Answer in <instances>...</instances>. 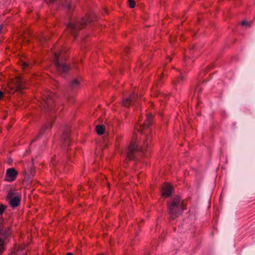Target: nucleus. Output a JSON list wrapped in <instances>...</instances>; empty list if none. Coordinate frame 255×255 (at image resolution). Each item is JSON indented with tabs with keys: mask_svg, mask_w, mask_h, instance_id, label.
Listing matches in <instances>:
<instances>
[{
	"mask_svg": "<svg viewBox=\"0 0 255 255\" xmlns=\"http://www.w3.org/2000/svg\"><path fill=\"white\" fill-rule=\"evenodd\" d=\"M5 208L6 207L4 205L0 204V214H1L4 212Z\"/></svg>",
	"mask_w": 255,
	"mask_h": 255,
	"instance_id": "aec40b11",
	"label": "nucleus"
},
{
	"mask_svg": "<svg viewBox=\"0 0 255 255\" xmlns=\"http://www.w3.org/2000/svg\"><path fill=\"white\" fill-rule=\"evenodd\" d=\"M139 98L138 96L134 94L130 95L128 98L124 99L123 101V105L126 107H128L131 104H138Z\"/></svg>",
	"mask_w": 255,
	"mask_h": 255,
	"instance_id": "6e6552de",
	"label": "nucleus"
},
{
	"mask_svg": "<svg viewBox=\"0 0 255 255\" xmlns=\"http://www.w3.org/2000/svg\"><path fill=\"white\" fill-rule=\"evenodd\" d=\"M241 24L243 26H247L248 27H250L252 24V22H248L246 21H243L241 22Z\"/></svg>",
	"mask_w": 255,
	"mask_h": 255,
	"instance_id": "6ab92c4d",
	"label": "nucleus"
},
{
	"mask_svg": "<svg viewBox=\"0 0 255 255\" xmlns=\"http://www.w3.org/2000/svg\"><path fill=\"white\" fill-rule=\"evenodd\" d=\"M3 97V93L0 90V100Z\"/></svg>",
	"mask_w": 255,
	"mask_h": 255,
	"instance_id": "b1692460",
	"label": "nucleus"
},
{
	"mask_svg": "<svg viewBox=\"0 0 255 255\" xmlns=\"http://www.w3.org/2000/svg\"><path fill=\"white\" fill-rule=\"evenodd\" d=\"M168 213L170 220H174L186 209V204L178 196L172 197L167 201Z\"/></svg>",
	"mask_w": 255,
	"mask_h": 255,
	"instance_id": "f257e3e1",
	"label": "nucleus"
},
{
	"mask_svg": "<svg viewBox=\"0 0 255 255\" xmlns=\"http://www.w3.org/2000/svg\"><path fill=\"white\" fill-rule=\"evenodd\" d=\"M172 191V186L168 183L165 184L162 187V196L163 197H168L169 196Z\"/></svg>",
	"mask_w": 255,
	"mask_h": 255,
	"instance_id": "9b49d317",
	"label": "nucleus"
},
{
	"mask_svg": "<svg viewBox=\"0 0 255 255\" xmlns=\"http://www.w3.org/2000/svg\"><path fill=\"white\" fill-rule=\"evenodd\" d=\"M162 77H163V74L161 76V77L160 78V80L161 79Z\"/></svg>",
	"mask_w": 255,
	"mask_h": 255,
	"instance_id": "c85d7f7f",
	"label": "nucleus"
},
{
	"mask_svg": "<svg viewBox=\"0 0 255 255\" xmlns=\"http://www.w3.org/2000/svg\"><path fill=\"white\" fill-rule=\"evenodd\" d=\"M18 172L14 168H8L5 173L4 180L7 182H12L15 180Z\"/></svg>",
	"mask_w": 255,
	"mask_h": 255,
	"instance_id": "0eeeda50",
	"label": "nucleus"
},
{
	"mask_svg": "<svg viewBox=\"0 0 255 255\" xmlns=\"http://www.w3.org/2000/svg\"><path fill=\"white\" fill-rule=\"evenodd\" d=\"M5 250V242L0 237V254L2 253Z\"/></svg>",
	"mask_w": 255,
	"mask_h": 255,
	"instance_id": "2eb2a0df",
	"label": "nucleus"
},
{
	"mask_svg": "<svg viewBox=\"0 0 255 255\" xmlns=\"http://www.w3.org/2000/svg\"><path fill=\"white\" fill-rule=\"evenodd\" d=\"M129 50H128V48H127L125 51L126 52V53H128V52Z\"/></svg>",
	"mask_w": 255,
	"mask_h": 255,
	"instance_id": "393cba45",
	"label": "nucleus"
},
{
	"mask_svg": "<svg viewBox=\"0 0 255 255\" xmlns=\"http://www.w3.org/2000/svg\"><path fill=\"white\" fill-rule=\"evenodd\" d=\"M56 98L55 94L47 91L43 94L42 100H43V106L45 109H47L50 110H52L53 106L54 103L55 99Z\"/></svg>",
	"mask_w": 255,
	"mask_h": 255,
	"instance_id": "20e7f679",
	"label": "nucleus"
},
{
	"mask_svg": "<svg viewBox=\"0 0 255 255\" xmlns=\"http://www.w3.org/2000/svg\"><path fill=\"white\" fill-rule=\"evenodd\" d=\"M70 7H71L70 5H68V8H70Z\"/></svg>",
	"mask_w": 255,
	"mask_h": 255,
	"instance_id": "cd10ccee",
	"label": "nucleus"
},
{
	"mask_svg": "<svg viewBox=\"0 0 255 255\" xmlns=\"http://www.w3.org/2000/svg\"><path fill=\"white\" fill-rule=\"evenodd\" d=\"M152 115L150 113H147L146 115V120L144 122V123L142 124V126L139 123L138 124L140 125L141 128H146L150 126L152 124ZM142 129H138L139 130H141Z\"/></svg>",
	"mask_w": 255,
	"mask_h": 255,
	"instance_id": "9d476101",
	"label": "nucleus"
},
{
	"mask_svg": "<svg viewBox=\"0 0 255 255\" xmlns=\"http://www.w3.org/2000/svg\"><path fill=\"white\" fill-rule=\"evenodd\" d=\"M104 255L103 254H99V255Z\"/></svg>",
	"mask_w": 255,
	"mask_h": 255,
	"instance_id": "c756f323",
	"label": "nucleus"
},
{
	"mask_svg": "<svg viewBox=\"0 0 255 255\" xmlns=\"http://www.w3.org/2000/svg\"><path fill=\"white\" fill-rule=\"evenodd\" d=\"M128 5L130 7L133 8L135 5L134 0H128Z\"/></svg>",
	"mask_w": 255,
	"mask_h": 255,
	"instance_id": "a211bd4d",
	"label": "nucleus"
},
{
	"mask_svg": "<svg viewBox=\"0 0 255 255\" xmlns=\"http://www.w3.org/2000/svg\"><path fill=\"white\" fill-rule=\"evenodd\" d=\"M96 130L99 135H102L105 131V127L102 125H97L96 127Z\"/></svg>",
	"mask_w": 255,
	"mask_h": 255,
	"instance_id": "4468645a",
	"label": "nucleus"
},
{
	"mask_svg": "<svg viewBox=\"0 0 255 255\" xmlns=\"http://www.w3.org/2000/svg\"><path fill=\"white\" fill-rule=\"evenodd\" d=\"M184 80V77L182 75H180L175 81H173V84L176 85L177 84H181V82Z\"/></svg>",
	"mask_w": 255,
	"mask_h": 255,
	"instance_id": "dca6fc26",
	"label": "nucleus"
},
{
	"mask_svg": "<svg viewBox=\"0 0 255 255\" xmlns=\"http://www.w3.org/2000/svg\"><path fill=\"white\" fill-rule=\"evenodd\" d=\"M52 51L54 54V63L58 71L61 73L67 72L69 69V66L61 60L63 51L66 50H60L59 52L54 51L53 49Z\"/></svg>",
	"mask_w": 255,
	"mask_h": 255,
	"instance_id": "7ed1b4c3",
	"label": "nucleus"
},
{
	"mask_svg": "<svg viewBox=\"0 0 255 255\" xmlns=\"http://www.w3.org/2000/svg\"><path fill=\"white\" fill-rule=\"evenodd\" d=\"M6 199L10 206L12 208L17 207L21 201V196L17 193L14 192L12 190H10L6 196Z\"/></svg>",
	"mask_w": 255,
	"mask_h": 255,
	"instance_id": "39448f33",
	"label": "nucleus"
},
{
	"mask_svg": "<svg viewBox=\"0 0 255 255\" xmlns=\"http://www.w3.org/2000/svg\"><path fill=\"white\" fill-rule=\"evenodd\" d=\"M70 131L69 130H67L62 134V139L63 140V145L64 146H69L70 145V143L71 140L70 139Z\"/></svg>",
	"mask_w": 255,
	"mask_h": 255,
	"instance_id": "f8f14e48",
	"label": "nucleus"
},
{
	"mask_svg": "<svg viewBox=\"0 0 255 255\" xmlns=\"http://www.w3.org/2000/svg\"><path fill=\"white\" fill-rule=\"evenodd\" d=\"M149 138V136H147L146 141L144 142V146L141 148V150L142 151L145 150L146 148L147 147V145H148L147 141Z\"/></svg>",
	"mask_w": 255,
	"mask_h": 255,
	"instance_id": "f3484780",
	"label": "nucleus"
},
{
	"mask_svg": "<svg viewBox=\"0 0 255 255\" xmlns=\"http://www.w3.org/2000/svg\"><path fill=\"white\" fill-rule=\"evenodd\" d=\"M22 68L23 69H26L27 68H28L29 67V64L28 63L26 62H24L22 63Z\"/></svg>",
	"mask_w": 255,
	"mask_h": 255,
	"instance_id": "412c9836",
	"label": "nucleus"
},
{
	"mask_svg": "<svg viewBox=\"0 0 255 255\" xmlns=\"http://www.w3.org/2000/svg\"><path fill=\"white\" fill-rule=\"evenodd\" d=\"M195 93H199L201 92V87L199 85H197L195 89Z\"/></svg>",
	"mask_w": 255,
	"mask_h": 255,
	"instance_id": "4be33fe9",
	"label": "nucleus"
},
{
	"mask_svg": "<svg viewBox=\"0 0 255 255\" xmlns=\"http://www.w3.org/2000/svg\"><path fill=\"white\" fill-rule=\"evenodd\" d=\"M80 82L77 79L73 80L70 85V88L72 90H77L79 87Z\"/></svg>",
	"mask_w": 255,
	"mask_h": 255,
	"instance_id": "ddd939ff",
	"label": "nucleus"
},
{
	"mask_svg": "<svg viewBox=\"0 0 255 255\" xmlns=\"http://www.w3.org/2000/svg\"><path fill=\"white\" fill-rule=\"evenodd\" d=\"M66 255H73L72 253H68Z\"/></svg>",
	"mask_w": 255,
	"mask_h": 255,
	"instance_id": "a878e982",
	"label": "nucleus"
},
{
	"mask_svg": "<svg viewBox=\"0 0 255 255\" xmlns=\"http://www.w3.org/2000/svg\"><path fill=\"white\" fill-rule=\"evenodd\" d=\"M136 152V146L133 142H131L129 145L128 151L127 153V158L131 160L134 158Z\"/></svg>",
	"mask_w": 255,
	"mask_h": 255,
	"instance_id": "1a4fd4ad",
	"label": "nucleus"
},
{
	"mask_svg": "<svg viewBox=\"0 0 255 255\" xmlns=\"http://www.w3.org/2000/svg\"><path fill=\"white\" fill-rule=\"evenodd\" d=\"M13 86L11 87L14 89L16 91L21 92L22 91L26 88L25 82L23 79L20 77H16L12 82Z\"/></svg>",
	"mask_w": 255,
	"mask_h": 255,
	"instance_id": "423d86ee",
	"label": "nucleus"
},
{
	"mask_svg": "<svg viewBox=\"0 0 255 255\" xmlns=\"http://www.w3.org/2000/svg\"><path fill=\"white\" fill-rule=\"evenodd\" d=\"M160 84V83H159V81H158V82H157V84H158H158Z\"/></svg>",
	"mask_w": 255,
	"mask_h": 255,
	"instance_id": "bb28decb",
	"label": "nucleus"
},
{
	"mask_svg": "<svg viewBox=\"0 0 255 255\" xmlns=\"http://www.w3.org/2000/svg\"><path fill=\"white\" fill-rule=\"evenodd\" d=\"M91 21V19L86 16L82 18L80 21L76 22H71L67 26L66 30L75 37L78 31L83 27V26L86 25Z\"/></svg>",
	"mask_w": 255,
	"mask_h": 255,
	"instance_id": "f03ea898",
	"label": "nucleus"
},
{
	"mask_svg": "<svg viewBox=\"0 0 255 255\" xmlns=\"http://www.w3.org/2000/svg\"><path fill=\"white\" fill-rule=\"evenodd\" d=\"M51 127L52 124L51 123H49L47 126H45V128L48 129V128H51Z\"/></svg>",
	"mask_w": 255,
	"mask_h": 255,
	"instance_id": "5701e85b",
	"label": "nucleus"
},
{
	"mask_svg": "<svg viewBox=\"0 0 255 255\" xmlns=\"http://www.w3.org/2000/svg\"><path fill=\"white\" fill-rule=\"evenodd\" d=\"M54 0H50L51 1H53Z\"/></svg>",
	"mask_w": 255,
	"mask_h": 255,
	"instance_id": "7c9ffc66",
	"label": "nucleus"
}]
</instances>
